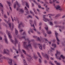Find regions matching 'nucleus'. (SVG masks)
<instances>
[{
  "mask_svg": "<svg viewBox=\"0 0 65 65\" xmlns=\"http://www.w3.org/2000/svg\"><path fill=\"white\" fill-rule=\"evenodd\" d=\"M3 6L2 5V4L0 3V9L1 10L2 9H3Z\"/></svg>",
  "mask_w": 65,
  "mask_h": 65,
  "instance_id": "ddd939ff",
  "label": "nucleus"
},
{
  "mask_svg": "<svg viewBox=\"0 0 65 65\" xmlns=\"http://www.w3.org/2000/svg\"><path fill=\"white\" fill-rule=\"evenodd\" d=\"M39 48H40V50H42V46H39Z\"/></svg>",
  "mask_w": 65,
  "mask_h": 65,
  "instance_id": "a19ab883",
  "label": "nucleus"
},
{
  "mask_svg": "<svg viewBox=\"0 0 65 65\" xmlns=\"http://www.w3.org/2000/svg\"><path fill=\"white\" fill-rule=\"evenodd\" d=\"M4 18H7V16H6V14H5L4 15Z\"/></svg>",
  "mask_w": 65,
  "mask_h": 65,
  "instance_id": "79ce46f5",
  "label": "nucleus"
},
{
  "mask_svg": "<svg viewBox=\"0 0 65 65\" xmlns=\"http://www.w3.org/2000/svg\"><path fill=\"white\" fill-rule=\"evenodd\" d=\"M44 39L45 41H48V40H47V39H46V38H44Z\"/></svg>",
  "mask_w": 65,
  "mask_h": 65,
  "instance_id": "37998d69",
  "label": "nucleus"
},
{
  "mask_svg": "<svg viewBox=\"0 0 65 65\" xmlns=\"http://www.w3.org/2000/svg\"><path fill=\"white\" fill-rule=\"evenodd\" d=\"M15 34H16V35H17V34H18V30H17L15 28Z\"/></svg>",
  "mask_w": 65,
  "mask_h": 65,
  "instance_id": "393cba45",
  "label": "nucleus"
},
{
  "mask_svg": "<svg viewBox=\"0 0 65 65\" xmlns=\"http://www.w3.org/2000/svg\"><path fill=\"white\" fill-rule=\"evenodd\" d=\"M38 7L39 8H40V7H41V6H40V5H38Z\"/></svg>",
  "mask_w": 65,
  "mask_h": 65,
  "instance_id": "864d4df0",
  "label": "nucleus"
},
{
  "mask_svg": "<svg viewBox=\"0 0 65 65\" xmlns=\"http://www.w3.org/2000/svg\"><path fill=\"white\" fill-rule=\"evenodd\" d=\"M34 12H35L36 14H37V12H36V11H35V10L34 9H33Z\"/></svg>",
  "mask_w": 65,
  "mask_h": 65,
  "instance_id": "58836bf2",
  "label": "nucleus"
},
{
  "mask_svg": "<svg viewBox=\"0 0 65 65\" xmlns=\"http://www.w3.org/2000/svg\"><path fill=\"white\" fill-rule=\"evenodd\" d=\"M45 29L46 30H48V27H47V26L46 25L45 27Z\"/></svg>",
  "mask_w": 65,
  "mask_h": 65,
  "instance_id": "bb28decb",
  "label": "nucleus"
},
{
  "mask_svg": "<svg viewBox=\"0 0 65 65\" xmlns=\"http://www.w3.org/2000/svg\"><path fill=\"white\" fill-rule=\"evenodd\" d=\"M55 8H56V9L58 10V9H59V10L60 11H62V10H63V8H61V6H59V5H58L56 6L55 7Z\"/></svg>",
  "mask_w": 65,
  "mask_h": 65,
  "instance_id": "f03ea898",
  "label": "nucleus"
},
{
  "mask_svg": "<svg viewBox=\"0 0 65 65\" xmlns=\"http://www.w3.org/2000/svg\"><path fill=\"white\" fill-rule=\"evenodd\" d=\"M45 57L47 59V60L49 59V56H48L46 54L45 55Z\"/></svg>",
  "mask_w": 65,
  "mask_h": 65,
  "instance_id": "f3484780",
  "label": "nucleus"
},
{
  "mask_svg": "<svg viewBox=\"0 0 65 65\" xmlns=\"http://www.w3.org/2000/svg\"><path fill=\"white\" fill-rule=\"evenodd\" d=\"M23 31V30H20V32H22Z\"/></svg>",
  "mask_w": 65,
  "mask_h": 65,
  "instance_id": "6e6d98bb",
  "label": "nucleus"
},
{
  "mask_svg": "<svg viewBox=\"0 0 65 65\" xmlns=\"http://www.w3.org/2000/svg\"><path fill=\"white\" fill-rule=\"evenodd\" d=\"M46 33H47L48 34H51V31L48 32V31H47Z\"/></svg>",
  "mask_w": 65,
  "mask_h": 65,
  "instance_id": "cd10ccee",
  "label": "nucleus"
},
{
  "mask_svg": "<svg viewBox=\"0 0 65 65\" xmlns=\"http://www.w3.org/2000/svg\"><path fill=\"white\" fill-rule=\"evenodd\" d=\"M32 26L33 27H34V31H36V29H35V27H34V24H33Z\"/></svg>",
  "mask_w": 65,
  "mask_h": 65,
  "instance_id": "a878e982",
  "label": "nucleus"
},
{
  "mask_svg": "<svg viewBox=\"0 0 65 65\" xmlns=\"http://www.w3.org/2000/svg\"><path fill=\"white\" fill-rule=\"evenodd\" d=\"M39 30H41V27H40L39 28Z\"/></svg>",
  "mask_w": 65,
  "mask_h": 65,
  "instance_id": "052dcab7",
  "label": "nucleus"
},
{
  "mask_svg": "<svg viewBox=\"0 0 65 65\" xmlns=\"http://www.w3.org/2000/svg\"><path fill=\"white\" fill-rule=\"evenodd\" d=\"M60 52H58L57 51V53L55 54V56H56V58H57V55H58V57H59V55H60Z\"/></svg>",
  "mask_w": 65,
  "mask_h": 65,
  "instance_id": "1a4fd4ad",
  "label": "nucleus"
},
{
  "mask_svg": "<svg viewBox=\"0 0 65 65\" xmlns=\"http://www.w3.org/2000/svg\"><path fill=\"white\" fill-rule=\"evenodd\" d=\"M9 51L7 49L5 50V49H4V54H6V55H9Z\"/></svg>",
  "mask_w": 65,
  "mask_h": 65,
  "instance_id": "423d86ee",
  "label": "nucleus"
},
{
  "mask_svg": "<svg viewBox=\"0 0 65 65\" xmlns=\"http://www.w3.org/2000/svg\"><path fill=\"white\" fill-rule=\"evenodd\" d=\"M27 40H28V46H26L25 47L26 48H28V47H29V48H32V46H31V45L30 44H29V43H30V41L29 40V39H27Z\"/></svg>",
  "mask_w": 65,
  "mask_h": 65,
  "instance_id": "39448f33",
  "label": "nucleus"
},
{
  "mask_svg": "<svg viewBox=\"0 0 65 65\" xmlns=\"http://www.w3.org/2000/svg\"><path fill=\"white\" fill-rule=\"evenodd\" d=\"M30 32H31V33H33V31H32V30H30Z\"/></svg>",
  "mask_w": 65,
  "mask_h": 65,
  "instance_id": "5fc2aeb1",
  "label": "nucleus"
},
{
  "mask_svg": "<svg viewBox=\"0 0 65 65\" xmlns=\"http://www.w3.org/2000/svg\"><path fill=\"white\" fill-rule=\"evenodd\" d=\"M26 3V6L28 8H29V5H28V4L27 2H24V3Z\"/></svg>",
  "mask_w": 65,
  "mask_h": 65,
  "instance_id": "4468645a",
  "label": "nucleus"
},
{
  "mask_svg": "<svg viewBox=\"0 0 65 65\" xmlns=\"http://www.w3.org/2000/svg\"><path fill=\"white\" fill-rule=\"evenodd\" d=\"M37 54L38 55V56L41 59H42L41 57V56L40 55V54H39V53L38 52H37Z\"/></svg>",
  "mask_w": 65,
  "mask_h": 65,
  "instance_id": "6ab92c4d",
  "label": "nucleus"
},
{
  "mask_svg": "<svg viewBox=\"0 0 65 65\" xmlns=\"http://www.w3.org/2000/svg\"><path fill=\"white\" fill-rule=\"evenodd\" d=\"M10 41L11 42H12V43H14L15 45V44H17L18 43V41L17 40V39L16 38L15 39V41H14L12 39H10Z\"/></svg>",
  "mask_w": 65,
  "mask_h": 65,
  "instance_id": "20e7f679",
  "label": "nucleus"
},
{
  "mask_svg": "<svg viewBox=\"0 0 65 65\" xmlns=\"http://www.w3.org/2000/svg\"><path fill=\"white\" fill-rule=\"evenodd\" d=\"M22 51L23 52V53H24V54H26V51H25V50H22Z\"/></svg>",
  "mask_w": 65,
  "mask_h": 65,
  "instance_id": "f704fd0d",
  "label": "nucleus"
},
{
  "mask_svg": "<svg viewBox=\"0 0 65 65\" xmlns=\"http://www.w3.org/2000/svg\"><path fill=\"white\" fill-rule=\"evenodd\" d=\"M55 27H58V28H62L61 26H56Z\"/></svg>",
  "mask_w": 65,
  "mask_h": 65,
  "instance_id": "7c9ffc66",
  "label": "nucleus"
},
{
  "mask_svg": "<svg viewBox=\"0 0 65 65\" xmlns=\"http://www.w3.org/2000/svg\"><path fill=\"white\" fill-rule=\"evenodd\" d=\"M0 62H1V63L3 62V60H2V59L0 58Z\"/></svg>",
  "mask_w": 65,
  "mask_h": 65,
  "instance_id": "473e14b6",
  "label": "nucleus"
},
{
  "mask_svg": "<svg viewBox=\"0 0 65 65\" xmlns=\"http://www.w3.org/2000/svg\"><path fill=\"white\" fill-rule=\"evenodd\" d=\"M45 16H46V15H43V18H44L43 19V20L44 22H49V21H52V20H53V19L51 18H50V20H48L47 19L45 18Z\"/></svg>",
  "mask_w": 65,
  "mask_h": 65,
  "instance_id": "f257e3e1",
  "label": "nucleus"
},
{
  "mask_svg": "<svg viewBox=\"0 0 65 65\" xmlns=\"http://www.w3.org/2000/svg\"><path fill=\"white\" fill-rule=\"evenodd\" d=\"M14 58H17V56H14L13 57Z\"/></svg>",
  "mask_w": 65,
  "mask_h": 65,
  "instance_id": "0e129e2a",
  "label": "nucleus"
},
{
  "mask_svg": "<svg viewBox=\"0 0 65 65\" xmlns=\"http://www.w3.org/2000/svg\"><path fill=\"white\" fill-rule=\"evenodd\" d=\"M39 62H40V63H41V60L40 59H39Z\"/></svg>",
  "mask_w": 65,
  "mask_h": 65,
  "instance_id": "603ef678",
  "label": "nucleus"
},
{
  "mask_svg": "<svg viewBox=\"0 0 65 65\" xmlns=\"http://www.w3.org/2000/svg\"><path fill=\"white\" fill-rule=\"evenodd\" d=\"M48 15H50V16H53V14H48Z\"/></svg>",
  "mask_w": 65,
  "mask_h": 65,
  "instance_id": "49530a36",
  "label": "nucleus"
},
{
  "mask_svg": "<svg viewBox=\"0 0 65 65\" xmlns=\"http://www.w3.org/2000/svg\"><path fill=\"white\" fill-rule=\"evenodd\" d=\"M2 15L3 16V14L4 13V11L2 10Z\"/></svg>",
  "mask_w": 65,
  "mask_h": 65,
  "instance_id": "c9c22d12",
  "label": "nucleus"
},
{
  "mask_svg": "<svg viewBox=\"0 0 65 65\" xmlns=\"http://www.w3.org/2000/svg\"><path fill=\"white\" fill-rule=\"evenodd\" d=\"M49 3L50 4H52L53 3V2L52 1V0H49Z\"/></svg>",
  "mask_w": 65,
  "mask_h": 65,
  "instance_id": "c756f323",
  "label": "nucleus"
},
{
  "mask_svg": "<svg viewBox=\"0 0 65 65\" xmlns=\"http://www.w3.org/2000/svg\"><path fill=\"white\" fill-rule=\"evenodd\" d=\"M23 61L25 65H27V63H26V61H25V60L23 59Z\"/></svg>",
  "mask_w": 65,
  "mask_h": 65,
  "instance_id": "b1692460",
  "label": "nucleus"
},
{
  "mask_svg": "<svg viewBox=\"0 0 65 65\" xmlns=\"http://www.w3.org/2000/svg\"><path fill=\"white\" fill-rule=\"evenodd\" d=\"M10 20H8L7 22V23L10 27V28L12 29H13V25H12L11 26V23H10Z\"/></svg>",
  "mask_w": 65,
  "mask_h": 65,
  "instance_id": "7ed1b4c3",
  "label": "nucleus"
},
{
  "mask_svg": "<svg viewBox=\"0 0 65 65\" xmlns=\"http://www.w3.org/2000/svg\"><path fill=\"white\" fill-rule=\"evenodd\" d=\"M15 51H16V53H17V54H18V51H17V50H16V49H15Z\"/></svg>",
  "mask_w": 65,
  "mask_h": 65,
  "instance_id": "de8ad7c7",
  "label": "nucleus"
},
{
  "mask_svg": "<svg viewBox=\"0 0 65 65\" xmlns=\"http://www.w3.org/2000/svg\"><path fill=\"white\" fill-rule=\"evenodd\" d=\"M38 40H39V41H40V39H39V38H38Z\"/></svg>",
  "mask_w": 65,
  "mask_h": 65,
  "instance_id": "e2e57ef3",
  "label": "nucleus"
},
{
  "mask_svg": "<svg viewBox=\"0 0 65 65\" xmlns=\"http://www.w3.org/2000/svg\"><path fill=\"white\" fill-rule=\"evenodd\" d=\"M60 56L61 57V58L63 59H65V57L63 56V55H61Z\"/></svg>",
  "mask_w": 65,
  "mask_h": 65,
  "instance_id": "5701e85b",
  "label": "nucleus"
},
{
  "mask_svg": "<svg viewBox=\"0 0 65 65\" xmlns=\"http://www.w3.org/2000/svg\"><path fill=\"white\" fill-rule=\"evenodd\" d=\"M50 25L51 26H53V23L51 22H50Z\"/></svg>",
  "mask_w": 65,
  "mask_h": 65,
  "instance_id": "2f4dec72",
  "label": "nucleus"
},
{
  "mask_svg": "<svg viewBox=\"0 0 65 65\" xmlns=\"http://www.w3.org/2000/svg\"><path fill=\"white\" fill-rule=\"evenodd\" d=\"M33 37L34 38H36V37H37V36H33Z\"/></svg>",
  "mask_w": 65,
  "mask_h": 65,
  "instance_id": "bf43d9fd",
  "label": "nucleus"
},
{
  "mask_svg": "<svg viewBox=\"0 0 65 65\" xmlns=\"http://www.w3.org/2000/svg\"><path fill=\"white\" fill-rule=\"evenodd\" d=\"M9 13H10V11H7V14L9 16Z\"/></svg>",
  "mask_w": 65,
  "mask_h": 65,
  "instance_id": "72a5a7b5",
  "label": "nucleus"
},
{
  "mask_svg": "<svg viewBox=\"0 0 65 65\" xmlns=\"http://www.w3.org/2000/svg\"><path fill=\"white\" fill-rule=\"evenodd\" d=\"M51 48L52 50H54V48H52V47H51Z\"/></svg>",
  "mask_w": 65,
  "mask_h": 65,
  "instance_id": "4d7b16f0",
  "label": "nucleus"
},
{
  "mask_svg": "<svg viewBox=\"0 0 65 65\" xmlns=\"http://www.w3.org/2000/svg\"><path fill=\"white\" fill-rule=\"evenodd\" d=\"M0 34H3V32L1 31H0Z\"/></svg>",
  "mask_w": 65,
  "mask_h": 65,
  "instance_id": "09e8293b",
  "label": "nucleus"
},
{
  "mask_svg": "<svg viewBox=\"0 0 65 65\" xmlns=\"http://www.w3.org/2000/svg\"><path fill=\"white\" fill-rule=\"evenodd\" d=\"M7 33L9 35V37L10 39H11L12 38V36H11V34H10L9 33V32L7 31Z\"/></svg>",
  "mask_w": 65,
  "mask_h": 65,
  "instance_id": "9b49d317",
  "label": "nucleus"
},
{
  "mask_svg": "<svg viewBox=\"0 0 65 65\" xmlns=\"http://www.w3.org/2000/svg\"><path fill=\"white\" fill-rule=\"evenodd\" d=\"M12 59H9V61L8 62V63L10 65H12Z\"/></svg>",
  "mask_w": 65,
  "mask_h": 65,
  "instance_id": "f8f14e48",
  "label": "nucleus"
},
{
  "mask_svg": "<svg viewBox=\"0 0 65 65\" xmlns=\"http://www.w3.org/2000/svg\"><path fill=\"white\" fill-rule=\"evenodd\" d=\"M56 2V3H57V4L59 3V2H58V1H56V2Z\"/></svg>",
  "mask_w": 65,
  "mask_h": 65,
  "instance_id": "3c124183",
  "label": "nucleus"
},
{
  "mask_svg": "<svg viewBox=\"0 0 65 65\" xmlns=\"http://www.w3.org/2000/svg\"><path fill=\"white\" fill-rule=\"evenodd\" d=\"M17 10H20V11H21V12H24V11H23V10L22 9H17Z\"/></svg>",
  "mask_w": 65,
  "mask_h": 65,
  "instance_id": "aec40b11",
  "label": "nucleus"
},
{
  "mask_svg": "<svg viewBox=\"0 0 65 65\" xmlns=\"http://www.w3.org/2000/svg\"><path fill=\"white\" fill-rule=\"evenodd\" d=\"M59 15H56V17H59Z\"/></svg>",
  "mask_w": 65,
  "mask_h": 65,
  "instance_id": "774afa93",
  "label": "nucleus"
},
{
  "mask_svg": "<svg viewBox=\"0 0 65 65\" xmlns=\"http://www.w3.org/2000/svg\"><path fill=\"white\" fill-rule=\"evenodd\" d=\"M30 1H31V0H30ZM32 1H33V2H34L35 4H37V5H38V4L36 2H35V1L34 0H31Z\"/></svg>",
  "mask_w": 65,
  "mask_h": 65,
  "instance_id": "c85d7f7f",
  "label": "nucleus"
},
{
  "mask_svg": "<svg viewBox=\"0 0 65 65\" xmlns=\"http://www.w3.org/2000/svg\"><path fill=\"white\" fill-rule=\"evenodd\" d=\"M50 59L52 60H54V58H52V57L50 58Z\"/></svg>",
  "mask_w": 65,
  "mask_h": 65,
  "instance_id": "8fccbe9b",
  "label": "nucleus"
},
{
  "mask_svg": "<svg viewBox=\"0 0 65 65\" xmlns=\"http://www.w3.org/2000/svg\"><path fill=\"white\" fill-rule=\"evenodd\" d=\"M1 47H3V46L0 45V50L1 49ZM2 57V55L0 54V57Z\"/></svg>",
  "mask_w": 65,
  "mask_h": 65,
  "instance_id": "a211bd4d",
  "label": "nucleus"
},
{
  "mask_svg": "<svg viewBox=\"0 0 65 65\" xmlns=\"http://www.w3.org/2000/svg\"><path fill=\"white\" fill-rule=\"evenodd\" d=\"M3 58L4 59H6V58H5V57H3Z\"/></svg>",
  "mask_w": 65,
  "mask_h": 65,
  "instance_id": "680f3d73",
  "label": "nucleus"
},
{
  "mask_svg": "<svg viewBox=\"0 0 65 65\" xmlns=\"http://www.w3.org/2000/svg\"><path fill=\"white\" fill-rule=\"evenodd\" d=\"M16 4L19 7H20V6L19 4H18V3L16 1L14 4V8H15V6H16Z\"/></svg>",
  "mask_w": 65,
  "mask_h": 65,
  "instance_id": "0eeeda50",
  "label": "nucleus"
},
{
  "mask_svg": "<svg viewBox=\"0 0 65 65\" xmlns=\"http://www.w3.org/2000/svg\"><path fill=\"white\" fill-rule=\"evenodd\" d=\"M45 7H46V10L47 11V10H48V9H49V8L47 7V6H45Z\"/></svg>",
  "mask_w": 65,
  "mask_h": 65,
  "instance_id": "e433bc0d",
  "label": "nucleus"
},
{
  "mask_svg": "<svg viewBox=\"0 0 65 65\" xmlns=\"http://www.w3.org/2000/svg\"><path fill=\"white\" fill-rule=\"evenodd\" d=\"M3 24L4 26H5V23H3Z\"/></svg>",
  "mask_w": 65,
  "mask_h": 65,
  "instance_id": "13d9d810",
  "label": "nucleus"
},
{
  "mask_svg": "<svg viewBox=\"0 0 65 65\" xmlns=\"http://www.w3.org/2000/svg\"><path fill=\"white\" fill-rule=\"evenodd\" d=\"M10 16L11 18V19H12V22H13V19L12 18V15H11Z\"/></svg>",
  "mask_w": 65,
  "mask_h": 65,
  "instance_id": "c03bdc74",
  "label": "nucleus"
},
{
  "mask_svg": "<svg viewBox=\"0 0 65 65\" xmlns=\"http://www.w3.org/2000/svg\"><path fill=\"white\" fill-rule=\"evenodd\" d=\"M55 34L56 36V40H57V41L58 42H60V40H59V39H58V37H57L58 33H57V32H56V31H55Z\"/></svg>",
  "mask_w": 65,
  "mask_h": 65,
  "instance_id": "6e6552de",
  "label": "nucleus"
},
{
  "mask_svg": "<svg viewBox=\"0 0 65 65\" xmlns=\"http://www.w3.org/2000/svg\"><path fill=\"white\" fill-rule=\"evenodd\" d=\"M7 3L8 4H10V2H9L8 1H7Z\"/></svg>",
  "mask_w": 65,
  "mask_h": 65,
  "instance_id": "ea45409f",
  "label": "nucleus"
},
{
  "mask_svg": "<svg viewBox=\"0 0 65 65\" xmlns=\"http://www.w3.org/2000/svg\"><path fill=\"white\" fill-rule=\"evenodd\" d=\"M54 62L55 64H56L57 65H60V63H57V62L56 61H54Z\"/></svg>",
  "mask_w": 65,
  "mask_h": 65,
  "instance_id": "4be33fe9",
  "label": "nucleus"
},
{
  "mask_svg": "<svg viewBox=\"0 0 65 65\" xmlns=\"http://www.w3.org/2000/svg\"><path fill=\"white\" fill-rule=\"evenodd\" d=\"M30 12L31 13H32L33 14V15L34 16V14L33 13V12H32L31 11H30Z\"/></svg>",
  "mask_w": 65,
  "mask_h": 65,
  "instance_id": "4c0bfd02",
  "label": "nucleus"
},
{
  "mask_svg": "<svg viewBox=\"0 0 65 65\" xmlns=\"http://www.w3.org/2000/svg\"><path fill=\"white\" fill-rule=\"evenodd\" d=\"M52 46H54V48H55V47H56V44H52Z\"/></svg>",
  "mask_w": 65,
  "mask_h": 65,
  "instance_id": "412c9836",
  "label": "nucleus"
},
{
  "mask_svg": "<svg viewBox=\"0 0 65 65\" xmlns=\"http://www.w3.org/2000/svg\"><path fill=\"white\" fill-rule=\"evenodd\" d=\"M5 37V40L6 43L7 44H8V42L7 41V38H6V35L4 36Z\"/></svg>",
  "mask_w": 65,
  "mask_h": 65,
  "instance_id": "9d476101",
  "label": "nucleus"
},
{
  "mask_svg": "<svg viewBox=\"0 0 65 65\" xmlns=\"http://www.w3.org/2000/svg\"><path fill=\"white\" fill-rule=\"evenodd\" d=\"M56 2V0H53V3Z\"/></svg>",
  "mask_w": 65,
  "mask_h": 65,
  "instance_id": "a18cd8bd",
  "label": "nucleus"
},
{
  "mask_svg": "<svg viewBox=\"0 0 65 65\" xmlns=\"http://www.w3.org/2000/svg\"><path fill=\"white\" fill-rule=\"evenodd\" d=\"M28 17H29V18H32V16L30 15L28 16Z\"/></svg>",
  "mask_w": 65,
  "mask_h": 65,
  "instance_id": "338daca9",
  "label": "nucleus"
},
{
  "mask_svg": "<svg viewBox=\"0 0 65 65\" xmlns=\"http://www.w3.org/2000/svg\"><path fill=\"white\" fill-rule=\"evenodd\" d=\"M65 17V15H64L62 17V18H64Z\"/></svg>",
  "mask_w": 65,
  "mask_h": 65,
  "instance_id": "69168bd1",
  "label": "nucleus"
},
{
  "mask_svg": "<svg viewBox=\"0 0 65 65\" xmlns=\"http://www.w3.org/2000/svg\"><path fill=\"white\" fill-rule=\"evenodd\" d=\"M23 26V25L22 24V22H20V24H19V25L18 27L19 28H20L21 26Z\"/></svg>",
  "mask_w": 65,
  "mask_h": 65,
  "instance_id": "dca6fc26",
  "label": "nucleus"
},
{
  "mask_svg": "<svg viewBox=\"0 0 65 65\" xmlns=\"http://www.w3.org/2000/svg\"><path fill=\"white\" fill-rule=\"evenodd\" d=\"M24 9L25 10H26V12L27 13H28V9H27V7H25L24 8Z\"/></svg>",
  "mask_w": 65,
  "mask_h": 65,
  "instance_id": "2eb2a0df",
  "label": "nucleus"
}]
</instances>
